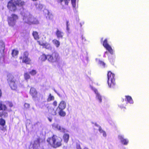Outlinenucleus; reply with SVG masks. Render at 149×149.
<instances>
[{
	"label": "nucleus",
	"mask_w": 149,
	"mask_h": 149,
	"mask_svg": "<svg viewBox=\"0 0 149 149\" xmlns=\"http://www.w3.org/2000/svg\"><path fill=\"white\" fill-rule=\"evenodd\" d=\"M62 139L59 137L53 136L52 138H49L47 139V142L51 146L54 148L61 146V145Z\"/></svg>",
	"instance_id": "nucleus-1"
},
{
	"label": "nucleus",
	"mask_w": 149,
	"mask_h": 149,
	"mask_svg": "<svg viewBox=\"0 0 149 149\" xmlns=\"http://www.w3.org/2000/svg\"><path fill=\"white\" fill-rule=\"evenodd\" d=\"M23 20L24 22L29 24H39L38 21L34 18L28 12H26L23 16Z\"/></svg>",
	"instance_id": "nucleus-2"
},
{
	"label": "nucleus",
	"mask_w": 149,
	"mask_h": 149,
	"mask_svg": "<svg viewBox=\"0 0 149 149\" xmlns=\"http://www.w3.org/2000/svg\"><path fill=\"white\" fill-rule=\"evenodd\" d=\"M23 2H20L18 0H11L10 1L8 4V8L10 11H14L16 10L17 6H22L24 5Z\"/></svg>",
	"instance_id": "nucleus-3"
},
{
	"label": "nucleus",
	"mask_w": 149,
	"mask_h": 149,
	"mask_svg": "<svg viewBox=\"0 0 149 149\" xmlns=\"http://www.w3.org/2000/svg\"><path fill=\"white\" fill-rule=\"evenodd\" d=\"M107 76V83L109 87L110 88L113 87L116 84L114 78V74L109 71L108 73Z\"/></svg>",
	"instance_id": "nucleus-4"
},
{
	"label": "nucleus",
	"mask_w": 149,
	"mask_h": 149,
	"mask_svg": "<svg viewBox=\"0 0 149 149\" xmlns=\"http://www.w3.org/2000/svg\"><path fill=\"white\" fill-rule=\"evenodd\" d=\"M48 61L54 63L58 61L59 57L58 53L54 52L52 55H47Z\"/></svg>",
	"instance_id": "nucleus-5"
},
{
	"label": "nucleus",
	"mask_w": 149,
	"mask_h": 149,
	"mask_svg": "<svg viewBox=\"0 0 149 149\" xmlns=\"http://www.w3.org/2000/svg\"><path fill=\"white\" fill-rule=\"evenodd\" d=\"M18 19V16L15 14H13L8 17V22L9 25L11 26H14L15 24L16 20Z\"/></svg>",
	"instance_id": "nucleus-6"
},
{
	"label": "nucleus",
	"mask_w": 149,
	"mask_h": 149,
	"mask_svg": "<svg viewBox=\"0 0 149 149\" xmlns=\"http://www.w3.org/2000/svg\"><path fill=\"white\" fill-rule=\"evenodd\" d=\"M8 82L11 88L13 90H16L17 88V86L16 85L17 82L14 78L12 77L11 78H9Z\"/></svg>",
	"instance_id": "nucleus-7"
},
{
	"label": "nucleus",
	"mask_w": 149,
	"mask_h": 149,
	"mask_svg": "<svg viewBox=\"0 0 149 149\" xmlns=\"http://www.w3.org/2000/svg\"><path fill=\"white\" fill-rule=\"evenodd\" d=\"M29 53L27 52H24L22 57H21L20 58L22 59V62L27 64H29L31 61V60L28 57Z\"/></svg>",
	"instance_id": "nucleus-8"
},
{
	"label": "nucleus",
	"mask_w": 149,
	"mask_h": 149,
	"mask_svg": "<svg viewBox=\"0 0 149 149\" xmlns=\"http://www.w3.org/2000/svg\"><path fill=\"white\" fill-rule=\"evenodd\" d=\"M118 139L120 140V143L124 145H126L128 143V140L125 138L124 136L123 135H119L118 136Z\"/></svg>",
	"instance_id": "nucleus-9"
},
{
	"label": "nucleus",
	"mask_w": 149,
	"mask_h": 149,
	"mask_svg": "<svg viewBox=\"0 0 149 149\" xmlns=\"http://www.w3.org/2000/svg\"><path fill=\"white\" fill-rule=\"evenodd\" d=\"M103 45L111 54H113V51L110 46L108 44L107 39H105L104 41Z\"/></svg>",
	"instance_id": "nucleus-10"
},
{
	"label": "nucleus",
	"mask_w": 149,
	"mask_h": 149,
	"mask_svg": "<svg viewBox=\"0 0 149 149\" xmlns=\"http://www.w3.org/2000/svg\"><path fill=\"white\" fill-rule=\"evenodd\" d=\"M52 127L54 129L58 130L61 132H65L67 131L66 129L57 124H54L52 125Z\"/></svg>",
	"instance_id": "nucleus-11"
},
{
	"label": "nucleus",
	"mask_w": 149,
	"mask_h": 149,
	"mask_svg": "<svg viewBox=\"0 0 149 149\" xmlns=\"http://www.w3.org/2000/svg\"><path fill=\"white\" fill-rule=\"evenodd\" d=\"M90 87L91 89L93 90L96 94V99L99 101L100 102H101L102 99V97L98 93L97 90L91 85L90 86Z\"/></svg>",
	"instance_id": "nucleus-12"
},
{
	"label": "nucleus",
	"mask_w": 149,
	"mask_h": 149,
	"mask_svg": "<svg viewBox=\"0 0 149 149\" xmlns=\"http://www.w3.org/2000/svg\"><path fill=\"white\" fill-rule=\"evenodd\" d=\"M31 145L33 149H42L40 146L39 140L38 139L34 141Z\"/></svg>",
	"instance_id": "nucleus-13"
},
{
	"label": "nucleus",
	"mask_w": 149,
	"mask_h": 149,
	"mask_svg": "<svg viewBox=\"0 0 149 149\" xmlns=\"http://www.w3.org/2000/svg\"><path fill=\"white\" fill-rule=\"evenodd\" d=\"M30 93L34 99H35L37 97V92L35 88H31Z\"/></svg>",
	"instance_id": "nucleus-14"
},
{
	"label": "nucleus",
	"mask_w": 149,
	"mask_h": 149,
	"mask_svg": "<svg viewBox=\"0 0 149 149\" xmlns=\"http://www.w3.org/2000/svg\"><path fill=\"white\" fill-rule=\"evenodd\" d=\"M39 45L42 46L43 47L49 49H52L50 45L47 43H43L38 41Z\"/></svg>",
	"instance_id": "nucleus-15"
},
{
	"label": "nucleus",
	"mask_w": 149,
	"mask_h": 149,
	"mask_svg": "<svg viewBox=\"0 0 149 149\" xmlns=\"http://www.w3.org/2000/svg\"><path fill=\"white\" fill-rule=\"evenodd\" d=\"M66 102L64 101H62L59 104L58 108L59 109H64L66 108Z\"/></svg>",
	"instance_id": "nucleus-16"
},
{
	"label": "nucleus",
	"mask_w": 149,
	"mask_h": 149,
	"mask_svg": "<svg viewBox=\"0 0 149 149\" xmlns=\"http://www.w3.org/2000/svg\"><path fill=\"white\" fill-rule=\"evenodd\" d=\"M56 36L58 38H62L64 35L63 32L57 29L56 32Z\"/></svg>",
	"instance_id": "nucleus-17"
},
{
	"label": "nucleus",
	"mask_w": 149,
	"mask_h": 149,
	"mask_svg": "<svg viewBox=\"0 0 149 149\" xmlns=\"http://www.w3.org/2000/svg\"><path fill=\"white\" fill-rule=\"evenodd\" d=\"M95 125L99 127V131L100 132L102 135L103 136L106 137L107 136V134L106 132L103 130L101 128V127L98 125L95 124Z\"/></svg>",
	"instance_id": "nucleus-18"
},
{
	"label": "nucleus",
	"mask_w": 149,
	"mask_h": 149,
	"mask_svg": "<svg viewBox=\"0 0 149 149\" xmlns=\"http://www.w3.org/2000/svg\"><path fill=\"white\" fill-rule=\"evenodd\" d=\"M5 45L3 42L2 41H0V53H3L5 49Z\"/></svg>",
	"instance_id": "nucleus-19"
},
{
	"label": "nucleus",
	"mask_w": 149,
	"mask_h": 149,
	"mask_svg": "<svg viewBox=\"0 0 149 149\" xmlns=\"http://www.w3.org/2000/svg\"><path fill=\"white\" fill-rule=\"evenodd\" d=\"M47 59L48 60L47 55H46L45 54L41 55L39 59V60L41 61H45Z\"/></svg>",
	"instance_id": "nucleus-20"
},
{
	"label": "nucleus",
	"mask_w": 149,
	"mask_h": 149,
	"mask_svg": "<svg viewBox=\"0 0 149 149\" xmlns=\"http://www.w3.org/2000/svg\"><path fill=\"white\" fill-rule=\"evenodd\" d=\"M61 5L65 8V6L68 5L70 0H60Z\"/></svg>",
	"instance_id": "nucleus-21"
},
{
	"label": "nucleus",
	"mask_w": 149,
	"mask_h": 149,
	"mask_svg": "<svg viewBox=\"0 0 149 149\" xmlns=\"http://www.w3.org/2000/svg\"><path fill=\"white\" fill-rule=\"evenodd\" d=\"M63 138L64 141L65 142L67 143L69 139V134H64L63 135Z\"/></svg>",
	"instance_id": "nucleus-22"
},
{
	"label": "nucleus",
	"mask_w": 149,
	"mask_h": 149,
	"mask_svg": "<svg viewBox=\"0 0 149 149\" xmlns=\"http://www.w3.org/2000/svg\"><path fill=\"white\" fill-rule=\"evenodd\" d=\"M125 97L126 101H127L130 104H133V100L131 96H126Z\"/></svg>",
	"instance_id": "nucleus-23"
},
{
	"label": "nucleus",
	"mask_w": 149,
	"mask_h": 149,
	"mask_svg": "<svg viewBox=\"0 0 149 149\" xmlns=\"http://www.w3.org/2000/svg\"><path fill=\"white\" fill-rule=\"evenodd\" d=\"M24 76V79L26 81H28L29 79L31 78V76L27 72H25Z\"/></svg>",
	"instance_id": "nucleus-24"
},
{
	"label": "nucleus",
	"mask_w": 149,
	"mask_h": 149,
	"mask_svg": "<svg viewBox=\"0 0 149 149\" xmlns=\"http://www.w3.org/2000/svg\"><path fill=\"white\" fill-rule=\"evenodd\" d=\"M18 51L16 49H13L12 50V55L14 57H17V56L18 54Z\"/></svg>",
	"instance_id": "nucleus-25"
},
{
	"label": "nucleus",
	"mask_w": 149,
	"mask_h": 149,
	"mask_svg": "<svg viewBox=\"0 0 149 149\" xmlns=\"http://www.w3.org/2000/svg\"><path fill=\"white\" fill-rule=\"evenodd\" d=\"M32 34L35 39L38 40L39 38L38 33L37 32L35 31H33Z\"/></svg>",
	"instance_id": "nucleus-26"
},
{
	"label": "nucleus",
	"mask_w": 149,
	"mask_h": 149,
	"mask_svg": "<svg viewBox=\"0 0 149 149\" xmlns=\"http://www.w3.org/2000/svg\"><path fill=\"white\" fill-rule=\"evenodd\" d=\"M46 11L47 13V16L46 17L47 19H52L53 17L52 14L48 10H46Z\"/></svg>",
	"instance_id": "nucleus-27"
},
{
	"label": "nucleus",
	"mask_w": 149,
	"mask_h": 149,
	"mask_svg": "<svg viewBox=\"0 0 149 149\" xmlns=\"http://www.w3.org/2000/svg\"><path fill=\"white\" fill-rule=\"evenodd\" d=\"M5 120L2 119H0V125L2 126V128H1V129L2 130H3L4 129V128L3 127V126L5 125Z\"/></svg>",
	"instance_id": "nucleus-28"
},
{
	"label": "nucleus",
	"mask_w": 149,
	"mask_h": 149,
	"mask_svg": "<svg viewBox=\"0 0 149 149\" xmlns=\"http://www.w3.org/2000/svg\"><path fill=\"white\" fill-rule=\"evenodd\" d=\"M52 42L57 47H58L60 46V42L56 39L53 40H52Z\"/></svg>",
	"instance_id": "nucleus-29"
},
{
	"label": "nucleus",
	"mask_w": 149,
	"mask_h": 149,
	"mask_svg": "<svg viewBox=\"0 0 149 149\" xmlns=\"http://www.w3.org/2000/svg\"><path fill=\"white\" fill-rule=\"evenodd\" d=\"M6 109V106L2 104V101H0V110H5Z\"/></svg>",
	"instance_id": "nucleus-30"
},
{
	"label": "nucleus",
	"mask_w": 149,
	"mask_h": 149,
	"mask_svg": "<svg viewBox=\"0 0 149 149\" xmlns=\"http://www.w3.org/2000/svg\"><path fill=\"white\" fill-rule=\"evenodd\" d=\"M96 62L98 63L101 66H102L103 67H105V63L102 61H101L99 59L96 58Z\"/></svg>",
	"instance_id": "nucleus-31"
},
{
	"label": "nucleus",
	"mask_w": 149,
	"mask_h": 149,
	"mask_svg": "<svg viewBox=\"0 0 149 149\" xmlns=\"http://www.w3.org/2000/svg\"><path fill=\"white\" fill-rule=\"evenodd\" d=\"M49 112L52 115H55L56 114V111L53 108H51L49 110Z\"/></svg>",
	"instance_id": "nucleus-32"
},
{
	"label": "nucleus",
	"mask_w": 149,
	"mask_h": 149,
	"mask_svg": "<svg viewBox=\"0 0 149 149\" xmlns=\"http://www.w3.org/2000/svg\"><path fill=\"white\" fill-rule=\"evenodd\" d=\"M60 111L58 112L59 114L61 116H64L66 115L65 112L63 111V109H60Z\"/></svg>",
	"instance_id": "nucleus-33"
},
{
	"label": "nucleus",
	"mask_w": 149,
	"mask_h": 149,
	"mask_svg": "<svg viewBox=\"0 0 149 149\" xmlns=\"http://www.w3.org/2000/svg\"><path fill=\"white\" fill-rule=\"evenodd\" d=\"M37 73V71L35 70H32L29 72V73L32 76L35 75Z\"/></svg>",
	"instance_id": "nucleus-34"
},
{
	"label": "nucleus",
	"mask_w": 149,
	"mask_h": 149,
	"mask_svg": "<svg viewBox=\"0 0 149 149\" xmlns=\"http://www.w3.org/2000/svg\"><path fill=\"white\" fill-rule=\"evenodd\" d=\"M54 96L52 95L51 94H50L47 99V101L48 102L50 101H51L54 100Z\"/></svg>",
	"instance_id": "nucleus-35"
},
{
	"label": "nucleus",
	"mask_w": 149,
	"mask_h": 149,
	"mask_svg": "<svg viewBox=\"0 0 149 149\" xmlns=\"http://www.w3.org/2000/svg\"><path fill=\"white\" fill-rule=\"evenodd\" d=\"M36 6L37 9L39 10L42 9L43 7V5L40 4H37L36 5Z\"/></svg>",
	"instance_id": "nucleus-36"
},
{
	"label": "nucleus",
	"mask_w": 149,
	"mask_h": 149,
	"mask_svg": "<svg viewBox=\"0 0 149 149\" xmlns=\"http://www.w3.org/2000/svg\"><path fill=\"white\" fill-rule=\"evenodd\" d=\"M72 4V5L73 7L75 8L76 7V0H71Z\"/></svg>",
	"instance_id": "nucleus-37"
},
{
	"label": "nucleus",
	"mask_w": 149,
	"mask_h": 149,
	"mask_svg": "<svg viewBox=\"0 0 149 149\" xmlns=\"http://www.w3.org/2000/svg\"><path fill=\"white\" fill-rule=\"evenodd\" d=\"M24 107L25 109H28L29 108V104L28 103H25L24 104Z\"/></svg>",
	"instance_id": "nucleus-38"
},
{
	"label": "nucleus",
	"mask_w": 149,
	"mask_h": 149,
	"mask_svg": "<svg viewBox=\"0 0 149 149\" xmlns=\"http://www.w3.org/2000/svg\"><path fill=\"white\" fill-rule=\"evenodd\" d=\"M66 30L67 33H70V29L69 26L66 27Z\"/></svg>",
	"instance_id": "nucleus-39"
},
{
	"label": "nucleus",
	"mask_w": 149,
	"mask_h": 149,
	"mask_svg": "<svg viewBox=\"0 0 149 149\" xmlns=\"http://www.w3.org/2000/svg\"><path fill=\"white\" fill-rule=\"evenodd\" d=\"M57 102L56 101H54L53 102V104L54 106H56L57 105Z\"/></svg>",
	"instance_id": "nucleus-40"
},
{
	"label": "nucleus",
	"mask_w": 149,
	"mask_h": 149,
	"mask_svg": "<svg viewBox=\"0 0 149 149\" xmlns=\"http://www.w3.org/2000/svg\"><path fill=\"white\" fill-rule=\"evenodd\" d=\"M69 22L68 21H66V27L67 26H69V25H70V24H69Z\"/></svg>",
	"instance_id": "nucleus-41"
},
{
	"label": "nucleus",
	"mask_w": 149,
	"mask_h": 149,
	"mask_svg": "<svg viewBox=\"0 0 149 149\" xmlns=\"http://www.w3.org/2000/svg\"><path fill=\"white\" fill-rule=\"evenodd\" d=\"M77 149H81L80 146L79 145L77 146Z\"/></svg>",
	"instance_id": "nucleus-42"
},
{
	"label": "nucleus",
	"mask_w": 149,
	"mask_h": 149,
	"mask_svg": "<svg viewBox=\"0 0 149 149\" xmlns=\"http://www.w3.org/2000/svg\"><path fill=\"white\" fill-rule=\"evenodd\" d=\"M3 115L4 116H7V113H4V114H2V116Z\"/></svg>",
	"instance_id": "nucleus-43"
},
{
	"label": "nucleus",
	"mask_w": 149,
	"mask_h": 149,
	"mask_svg": "<svg viewBox=\"0 0 149 149\" xmlns=\"http://www.w3.org/2000/svg\"><path fill=\"white\" fill-rule=\"evenodd\" d=\"M48 120L50 121V122H51L52 121V118H48Z\"/></svg>",
	"instance_id": "nucleus-44"
},
{
	"label": "nucleus",
	"mask_w": 149,
	"mask_h": 149,
	"mask_svg": "<svg viewBox=\"0 0 149 149\" xmlns=\"http://www.w3.org/2000/svg\"><path fill=\"white\" fill-rule=\"evenodd\" d=\"M1 94H2V93H1V90L0 89V97L1 96Z\"/></svg>",
	"instance_id": "nucleus-45"
},
{
	"label": "nucleus",
	"mask_w": 149,
	"mask_h": 149,
	"mask_svg": "<svg viewBox=\"0 0 149 149\" xmlns=\"http://www.w3.org/2000/svg\"><path fill=\"white\" fill-rule=\"evenodd\" d=\"M84 149H88V148H85Z\"/></svg>",
	"instance_id": "nucleus-46"
},
{
	"label": "nucleus",
	"mask_w": 149,
	"mask_h": 149,
	"mask_svg": "<svg viewBox=\"0 0 149 149\" xmlns=\"http://www.w3.org/2000/svg\"><path fill=\"white\" fill-rule=\"evenodd\" d=\"M107 52H105V54H107Z\"/></svg>",
	"instance_id": "nucleus-47"
},
{
	"label": "nucleus",
	"mask_w": 149,
	"mask_h": 149,
	"mask_svg": "<svg viewBox=\"0 0 149 149\" xmlns=\"http://www.w3.org/2000/svg\"><path fill=\"white\" fill-rule=\"evenodd\" d=\"M54 91L56 93H57L56 91L55 90H54Z\"/></svg>",
	"instance_id": "nucleus-48"
},
{
	"label": "nucleus",
	"mask_w": 149,
	"mask_h": 149,
	"mask_svg": "<svg viewBox=\"0 0 149 149\" xmlns=\"http://www.w3.org/2000/svg\"><path fill=\"white\" fill-rule=\"evenodd\" d=\"M58 95L59 96V95L58 94Z\"/></svg>",
	"instance_id": "nucleus-49"
}]
</instances>
